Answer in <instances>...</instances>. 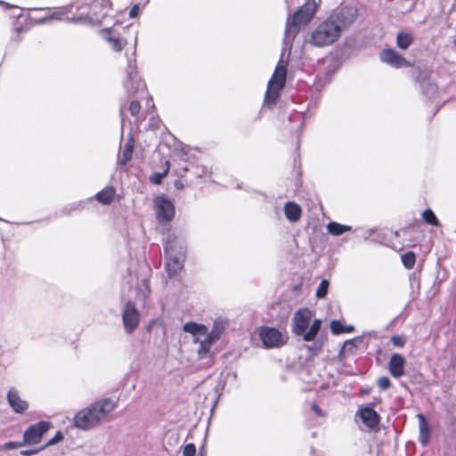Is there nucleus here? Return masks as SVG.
Masks as SVG:
<instances>
[{
  "instance_id": "42",
  "label": "nucleus",
  "mask_w": 456,
  "mask_h": 456,
  "mask_svg": "<svg viewBox=\"0 0 456 456\" xmlns=\"http://www.w3.org/2000/svg\"><path fill=\"white\" fill-rule=\"evenodd\" d=\"M99 5L102 8H110L111 3L110 0H95L90 9L95 10Z\"/></svg>"
},
{
  "instance_id": "20",
  "label": "nucleus",
  "mask_w": 456,
  "mask_h": 456,
  "mask_svg": "<svg viewBox=\"0 0 456 456\" xmlns=\"http://www.w3.org/2000/svg\"><path fill=\"white\" fill-rule=\"evenodd\" d=\"M134 151V144H119L117 157V166L126 167L132 159Z\"/></svg>"
},
{
  "instance_id": "14",
  "label": "nucleus",
  "mask_w": 456,
  "mask_h": 456,
  "mask_svg": "<svg viewBox=\"0 0 456 456\" xmlns=\"http://www.w3.org/2000/svg\"><path fill=\"white\" fill-rule=\"evenodd\" d=\"M379 59L382 62L395 69L411 66L410 62L403 56L390 48L382 50L379 53Z\"/></svg>"
},
{
  "instance_id": "8",
  "label": "nucleus",
  "mask_w": 456,
  "mask_h": 456,
  "mask_svg": "<svg viewBox=\"0 0 456 456\" xmlns=\"http://www.w3.org/2000/svg\"><path fill=\"white\" fill-rule=\"evenodd\" d=\"M225 330V326L223 321L216 320L213 323V327L210 332L205 335L206 338L200 342V347L198 349V354L200 358H204L205 355L209 352L211 346L220 339L222 334Z\"/></svg>"
},
{
  "instance_id": "43",
  "label": "nucleus",
  "mask_w": 456,
  "mask_h": 456,
  "mask_svg": "<svg viewBox=\"0 0 456 456\" xmlns=\"http://www.w3.org/2000/svg\"><path fill=\"white\" fill-rule=\"evenodd\" d=\"M378 386L381 390H386L390 387V380L387 377H380L378 379Z\"/></svg>"
},
{
  "instance_id": "1",
  "label": "nucleus",
  "mask_w": 456,
  "mask_h": 456,
  "mask_svg": "<svg viewBox=\"0 0 456 456\" xmlns=\"http://www.w3.org/2000/svg\"><path fill=\"white\" fill-rule=\"evenodd\" d=\"M115 408L116 403L110 398L96 400L74 415L73 425L80 430H90L112 412Z\"/></svg>"
},
{
  "instance_id": "55",
  "label": "nucleus",
  "mask_w": 456,
  "mask_h": 456,
  "mask_svg": "<svg viewBox=\"0 0 456 456\" xmlns=\"http://www.w3.org/2000/svg\"><path fill=\"white\" fill-rule=\"evenodd\" d=\"M454 45H456V39L454 40Z\"/></svg>"
},
{
  "instance_id": "7",
  "label": "nucleus",
  "mask_w": 456,
  "mask_h": 456,
  "mask_svg": "<svg viewBox=\"0 0 456 456\" xmlns=\"http://www.w3.org/2000/svg\"><path fill=\"white\" fill-rule=\"evenodd\" d=\"M156 217L160 224L170 223L175 216L174 202L166 195L161 194L154 200Z\"/></svg>"
},
{
  "instance_id": "35",
  "label": "nucleus",
  "mask_w": 456,
  "mask_h": 456,
  "mask_svg": "<svg viewBox=\"0 0 456 456\" xmlns=\"http://www.w3.org/2000/svg\"><path fill=\"white\" fill-rule=\"evenodd\" d=\"M327 231L329 233L332 235H341L342 234V224L338 222H330L327 224Z\"/></svg>"
},
{
  "instance_id": "10",
  "label": "nucleus",
  "mask_w": 456,
  "mask_h": 456,
  "mask_svg": "<svg viewBox=\"0 0 456 456\" xmlns=\"http://www.w3.org/2000/svg\"><path fill=\"white\" fill-rule=\"evenodd\" d=\"M121 316L125 331L132 334L138 328L141 317L134 302L129 300L125 304Z\"/></svg>"
},
{
  "instance_id": "25",
  "label": "nucleus",
  "mask_w": 456,
  "mask_h": 456,
  "mask_svg": "<svg viewBox=\"0 0 456 456\" xmlns=\"http://www.w3.org/2000/svg\"><path fill=\"white\" fill-rule=\"evenodd\" d=\"M75 6L74 4H69L68 6H62L54 11L49 17H45L42 20V22L51 20H63L65 19L68 21V17H71V13H73Z\"/></svg>"
},
{
  "instance_id": "47",
  "label": "nucleus",
  "mask_w": 456,
  "mask_h": 456,
  "mask_svg": "<svg viewBox=\"0 0 456 456\" xmlns=\"http://www.w3.org/2000/svg\"><path fill=\"white\" fill-rule=\"evenodd\" d=\"M311 409L314 411V413L316 415H318L319 417H322L324 416V412L322 410V408L315 403H312L311 405Z\"/></svg>"
},
{
  "instance_id": "11",
  "label": "nucleus",
  "mask_w": 456,
  "mask_h": 456,
  "mask_svg": "<svg viewBox=\"0 0 456 456\" xmlns=\"http://www.w3.org/2000/svg\"><path fill=\"white\" fill-rule=\"evenodd\" d=\"M71 17H68V21L76 24H93L98 22L100 18L95 14H90L89 7L86 4H75Z\"/></svg>"
},
{
  "instance_id": "24",
  "label": "nucleus",
  "mask_w": 456,
  "mask_h": 456,
  "mask_svg": "<svg viewBox=\"0 0 456 456\" xmlns=\"http://www.w3.org/2000/svg\"><path fill=\"white\" fill-rule=\"evenodd\" d=\"M417 418L419 419V440L421 443V444L425 446L429 442V426L423 414L419 413L417 415Z\"/></svg>"
},
{
  "instance_id": "27",
  "label": "nucleus",
  "mask_w": 456,
  "mask_h": 456,
  "mask_svg": "<svg viewBox=\"0 0 456 456\" xmlns=\"http://www.w3.org/2000/svg\"><path fill=\"white\" fill-rule=\"evenodd\" d=\"M104 38L108 41L111 48L115 51H121L126 45V42L120 39L116 35L112 34L110 30L103 31Z\"/></svg>"
},
{
  "instance_id": "3",
  "label": "nucleus",
  "mask_w": 456,
  "mask_h": 456,
  "mask_svg": "<svg viewBox=\"0 0 456 456\" xmlns=\"http://www.w3.org/2000/svg\"><path fill=\"white\" fill-rule=\"evenodd\" d=\"M342 14L339 11L333 12L313 32L311 43L316 46H325L334 43L340 35Z\"/></svg>"
},
{
  "instance_id": "37",
  "label": "nucleus",
  "mask_w": 456,
  "mask_h": 456,
  "mask_svg": "<svg viewBox=\"0 0 456 456\" xmlns=\"http://www.w3.org/2000/svg\"><path fill=\"white\" fill-rule=\"evenodd\" d=\"M330 331L334 335H340L342 334V320H333L330 322Z\"/></svg>"
},
{
  "instance_id": "34",
  "label": "nucleus",
  "mask_w": 456,
  "mask_h": 456,
  "mask_svg": "<svg viewBox=\"0 0 456 456\" xmlns=\"http://www.w3.org/2000/svg\"><path fill=\"white\" fill-rule=\"evenodd\" d=\"M85 203L83 201L75 202L70 205L65 206L61 209V214L64 216H69L75 210H80L84 208Z\"/></svg>"
},
{
  "instance_id": "28",
  "label": "nucleus",
  "mask_w": 456,
  "mask_h": 456,
  "mask_svg": "<svg viewBox=\"0 0 456 456\" xmlns=\"http://www.w3.org/2000/svg\"><path fill=\"white\" fill-rule=\"evenodd\" d=\"M166 167L161 172H153L150 177L149 181L155 185H160L163 183L164 178L168 175L170 169V163L168 160L165 162Z\"/></svg>"
},
{
  "instance_id": "44",
  "label": "nucleus",
  "mask_w": 456,
  "mask_h": 456,
  "mask_svg": "<svg viewBox=\"0 0 456 456\" xmlns=\"http://www.w3.org/2000/svg\"><path fill=\"white\" fill-rule=\"evenodd\" d=\"M140 110H141V105H140L139 102H137V101L131 102V103L129 105V111L133 116L138 115L140 112Z\"/></svg>"
},
{
  "instance_id": "40",
  "label": "nucleus",
  "mask_w": 456,
  "mask_h": 456,
  "mask_svg": "<svg viewBox=\"0 0 456 456\" xmlns=\"http://www.w3.org/2000/svg\"><path fill=\"white\" fill-rule=\"evenodd\" d=\"M24 445H26V444H23V441L22 442L9 441V442H6L3 445V448L5 449V450H15V449L22 447Z\"/></svg>"
},
{
  "instance_id": "51",
  "label": "nucleus",
  "mask_w": 456,
  "mask_h": 456,
  "mask_svg": "<svg viewBox=\"0 0 456 456\" xmlns=\"http://www.w3.org/2000/svg\"><path fill=\"white\" fill-rule=\"evenodd\" d=\"M198 456H206V450H205L204 446H201L200 448L199 455Z\"/></svg>"
},
{
  "instance_id": "5",
  "label": "nucleus",
  "mask_w": 456,
  "mask_h": 456,
  "mask_svg": "<svg viewBox=\"0 0 456 456\" xmlns=\"http://www.w3.org/2000/svg\"><path fill=\"white\" fill-rule=\"evenodd\" d=\"M287 76V62L281 59L276 66L273 77L268 82V87L265 94V102H273L283 88Z\"/></svg>"
},
{
  "instance_id": "15",
  "label": "nucleus",
  "mask_w": 456,
  "mask_h": 456,
  "mask_svg": "<svg viewBox=\"0 0 456 456\" xmlns=\"http://www.w3.org/2000/svg\"><path fill=\"white\" fill-rule=\"evenodd\" d=\"M6 401L9 407L16 414L23 415L28 410L29 403L28 401L20 398L19 392L12 387L7 391Z\"/></svg>"
},
{
  "instance_id": "36",
  "label": "nucleus",
  "mask_w": 456,
  "mask_h": 456,
  "mask_svg": "<svg viewBox=\"0 0 456 456\" xmlns=\"http://www.w3.org/2000/svg\"><path fill=\"white\" fill-rule=\"evenodd\" d=\"M63 439H64V435H63L62 431L59 430L56 432V434L51 439H49L47 441L46 444L42 445V447L45 450V448H47L49 446L59 444L60 442L63 441Z\"/></svg>"
},
{
  "instance_id": "19",
  "label": "nucleus",
  "mask_w": 456,
  "mask_h": 456,
  "mask_svg": "<svg viewBox=\"0 0 456 456\" xmlns=\"http://www.w3.org/2000/svg\"><path fill=\"white\" fill-rule=\"evenodd\" d=\"M366 342L363 336H357L352 339L344 340V356L346 354H354L358 350L364 349Z\"/></svg>"
},
{
  "instance_id": "6",
  "label": "nucleus",
  "mask_w": 456,
  "mask_h": 456,
  "mask_svg": "<svg viewBox=\"0 0 456 456\" xmlns=\"http://www.w3.org/2000/svg\"><path fill=\"white\" fill-rule=\"evenodd\" d=\"M258 337L265 349L280 348L288 342V336L276 327L261 326L258 330Z\"/></svg>"
},
{
  "instance_id": "39",
  "label": "nucleus",
  "mask_w": 456,
  "mask_h": 456,
  "mask_svg": "<svg viewBox=\"0 0 456 456\" xmlns=\"http://www.w3.org/2000/svg\"><path fill=\"white\" fill-rule=\"evenodd\" d=\"M375 229L373 228H370V229H367V230H364L362 228H356L354 230V233H359V232H363V235H361V239L362 240H368L370 239L373 233L375 232Z\"/></svg>"
},
{
  "instance_id": "13",
  "label": "nucleus",
  "mask_w": 456,
  "mask_h": 456,
  "mask_svg": "<svg viewBox=\"0 0 456 456\" xmlns=\"http://www.w3.org/2000/svg\"><path fill=\"white\" fill-rule=\"evenodd\" d=\"M297 337H301L304 341L311 342V345L305 346L309 354L313 356L317 355L323 346V335L316 333L312 330L310 328L305 330L302 333L298 334Z\"/></svg>"
},
{
  "instance_id": "31",
  "label": "nucleus",
  "mask_w": 456,
  "mask_h": 456,
  "mask_svg": "<svg viewBox=\"0 0 456 456\" xmlns=\"http://www.w3.org/2000/svg\"><path fill=\"white\" fill-rule=\"evenodd\" d=\"M179 148L175 149V154L177 158H179L181 160H183L185 162L189 161L190 159V151L191 147L189 144H179Z\"/></svg>"
},
{
  "instance_id": "21",
  "label": "nucleus",
  "mask_w": 456,
  "mask_h": 456,
  "mask_svg": "<svg viewBox=\"0 0 456 456\" xmlns=\"http://www.w3.org/2000/svg\"><path fill=\"white\" fill-rule=\"evenodd\" d=\"M285 217L290 223H296L300 220L302 216L301 207L295 201H288L283 208Z\"/></svg>"
},
{
  "instance_id": "4",
  "label": "nucleus",
  "mask_w": 456,
  "mask_h": 456,
  "mask_svg": "<svg viewBox=\"0 0 456 456\" xmlns=\"http://www.w3.org/2000/svg\"><path fill=\"white\" fill-rule=\"evenodd\" d=\"M318 7L316 0H307L291 17L287 20L284 42L291 45V43L299 31L301 26L307 24L314 16Z\"/></svg>"
},
{
  "instance_id": "23",
  "label": "nucleus",
  "mask_w": 456,
  "mask_h": 456,
  "mask_svg": "<svg viewBox=\"0 0 456 456\" xmlns=\"http://www.w3.org/2000/svg\"><path fill=\"white\" fill-rule=\"evenodd\" d=\"M183 330L192 336H205L208 333V327L205 324L195 322H187L183 325Z\"/></svg>"
},
{
  "instance_id": "48",
  "label": "nucleus",
  "mask_w": 456,
  "mask_h": 456,
  "mask_svg": "<svg viewBox=\"0 0 456 456\" xmlns=\"http://www.w3.org/2000/svg\"><path fill=\"white\" fill-rule=\"evenodd\" d=\"M139 5L135 4L129 12V15L131 18H134L138 15L139 12Z\"/></svg>"
},
{
  "instance_id": "32",
  "label": "nucleus",
  "mask_w": 456,
  "mask_h": 456,
  "mask_svg": "<svg viewBox=\"0 0 456 456\" xmlns=\"http://www.w3.org/2000/svg\"><path fill=\"white\" fill-rule=\"evenodd\" d=\"M402 263L406 269H411L416 262V256L413 252L408 251L402 255Z\"/></svg>"
},
{
  "instance_id": "50",
  "label": "nucleus",
  "mask_w": 456,
  "mask_h": 456,
  "mask_svg": "<svg viewBox=\"0 0 456 456\" xmlns=\"http://www.w3.org/2000/svg\"><path fill=\"white\" fill-rule=\"evenodd\" d=\"M354 330V326H352V325H345L344 324V333L352 332Z\"/></svg>"
},
{
  "instance_id": "49",
  "label": "nucleus",
  "mask_w": 456,
  "mask_h": 456,
  "mask_svg": "<svg viewBox=\"0 0 456 456\" xmlns=\"http://www.w3.org/2000/svg\"><path fill=\"white\" fill-rule=\"evenodd\" d=\"M174 187H175L176 190L181 191V190H183V189L184 184H183V183L181 180L177 179V180H175V181L174 182Z\"/></svg>"
},
{
  "instance_id": "41",
  "label": "nucleus",
  "mask_w": 456,
  "mask_h": 456,
  "mask_svg": "<svg viewBox=\"0 0 456 456\" xmlns=\"http://www.w3.org/2000/svg\"><path fill=\"white\" fill-rule=\"evenodd\" d=\"M322 319H314L310 324H309V328L315 331L316 333H319V334H322L321 332V329H322Z\"/></svg>"
},
{
  "instance_id": "29",
  "label": "nucleus",
  "mask_w": 456,
  "mask_h": 456,
  "mask_svg": "<svg viewBox=\"0 0 456 456\" xmlns=\"http://www.w3.org/2000/svg\"><path fill=\"white\" fill-rule=\"evenodd\" d=\"M358 16V9L355 5L347 6L344 12V27L351 25Z\"/></svg>"
},
{
  "instance_id": "22",
  "label": "nucleus",
  "mask_w": 456,
  "mask_h": 456,
  "mask_svg": "<svg viewBox=\"0 0 456 456\" xmlns=\"http://www.w3.org/2000/svg\"><path fill=\"white\" fill-rule=\"evenodd\" d=\"M116 189L114 186H106L94 195V199L102 205H110L114 201Z\"/></svg>"
},
{
  "instance_id": "2",
  "label": "nucleus",
  "mask_w": 456,
  "mask_h": 456,
  "mask_svg": "<svg viewBox=\"0 0 456 456\" xmlns=\"http://www.w3.org/2000/svg\"><path fill=\"white\" fill-rule=\"evenodd\" d=\"M163 248L166 258L165 271L168 277H175L184 267L187 253L186 242L175 233H169L164 240Z\"/></svg>"
},
{
  "instance_id": "30",
  "label": "nucleus",
  "mask_w": 456,
  "mask_h": 456,
  "mask_svg": "<svg viewBox=\"0 0 456 456\" xmlns=\"http://www.w3.org/2000/svg\"><path fill=\"white\" fill-rule=\"evenodd\" d=\"M421 216H422L423 221L426 224L433 225V226H436V227L440 226V223H439L436 216L430 208L425 209L422 212Z\"/></svg>"
},
{
  "instance_id": "16",
  "label": "nucleus",
  "mask_w": 456,
  "mask_h": 456,
  "mask_svg": "<svg viewBox=\"0 0 456 456\" xmlns=\"http://www.w3.org/2000/svg\"><path fill=\"white\" fill-rule=\"evenodd\" d=\"M127 79L125 81V86L129 94H134L140 88H143V83L137 78L136 66L134 60L128 59V66L126 69Z\"/></svg>"
},
{
  "instance_id": "18",
  "label": "nucleus",
  "mask_w": 456,
  "mask_h": 456,
  "mask_svg": "<svg viewBox=\"0 0 456 456\" xmlns=\"http://www.w3.org/2000/svg\"><path fill=\"white\" fill-rule=\"evenodd\" d=\"M405 359L399 354H394L388 362L390 374L395 378H400L404 374Z\"/></svg>"
},
{
  "instance_id": "53",
  "label": "nucleus",
  "mask_w": 456,
  "mask_h": 456,
  "mask_svg": "<svg viewBox=\"0 0 456 456\" xmlns=\"http://www.w3.org/2000/svg\"><path fill=\"white\" fill-rule=\"evenodd\" d=\"M343 229H344V232H346L347 231H350L351 227L344 224Z\"/></svg>"
},
{
  "instance_id": "38",
  "label": "nucleus",
  "mask_w": 456,
  "mask_h": 456,
  "mask_svg": "<svg viewBox=\"0 0 456 456\" xmlns=\"http://www.w3.org/2000/svg\"><path fill=\"white\" fill-rule=\"evenodd\" d=\"M183 456H195L196 445L193 443H188L183 447Z\"/></svg>"
},
{
  "instance_id": "26",
  "label": "nucleus",
  "mask_w": 456,
  "mask_h": 456,
  "mask_svg": "<svg viewBox=\"0 0 456 456\" xmlns=\"http://www.w3.org/2000/svg\"><path fill=\"white\" fill-rule=\"evenodd\" d=\"M414 37L413 34L410 31L401 30L397 33L396 36V45L402 49H408L413 43Z\"/></svg>"
},
{
  "instance_id": "54",
  "label": "nucleus",
  "mask_w": 456,
  "mask_h": 456,
  "mask_svg": "<svg viewBox=\"0 0 456 456\" xmlns=\"http://www.w3.org/2000/svg\"><path fill=\"white\" fill-rule=\"evenodd\" d=\"M356 237L361 239V235H363V232L355 233Z\"/></svg>"
},
{
  "instance_id": "33",
  "label": "nucleus",
  "mask_w": 456,
  "mask_h": 456,
  "mask_svg": "<svg viewBox=\"0 0 456 456\" xmlns=\"http://www.w3.org/2000/svg\"><path fill=\"white\" fill-rule=\"evenodd\" d=\"M329 286H330V282L328 280H326V279L322 280L319 286L317 287V289H316V293H315L316 297L318 298H324L328 294Z\"/></svg>"
},
{
  "instance_id": "52",
  "label": "nucleus",
  "mask_w": 456,
  "mask_h": 456,
  "mask_svg": "<svg viewBox=\"0 0 456 456\" xmlns=\"http://www.w3.org/2000/svg\"><path fill=\"white\" fill-rule=\"evenodd\" d=\"M338 359H342V346L338 345Z\"/></svg>"
},
{
  "instance_id": "9",
  "label": "nucleus",
  "mask_w": 456,
  "mask_h": 456,
  "mask_svg": "<svg viewBox=\"0 0 456 456\" xmlns=\"http://www.w3.org/2000/svg\"><path fill=\"white\" fill-rule=\"evenodd\" d=\"M51 427L52 423L47 420H40L28 426L23 433V444L26 445L39 444Z\"/></svg>"
},
{
  "instance_id": "46",
  "label": "nucleus",
  "mask_w": 456,
  "mask_h": 456,
  "mask_svg": "<svg viewBox=\"0 0 456 456\" xmlns=\"http://www.w3.org/2000/svg\"><path fill=\"white\" fill-rule=\"evenodd\" d=\"M391 341L392 343L395 346H398V347H402L404 346L405 344V339L404 338L401 337V336H393L391 338Z\"/></svg>"
},
{
  "instance_id": "17",
  "label": "nucleus",
  "mask_w": 456,
  "mask_h": 456,
  "mask_svg": "<svg viewBox=\"0 0 456 456\" xmlns=\"http://www.w3.org/2000/svg\"><path fill=\"white\" fill-rule=\"evenodd\" d=\"M358 414L362 423L371 429L375 428L379 423V414L370 406L362 407Z\"/></svg>"
},
{
  "instance_id": "12",
  "label": "nucleus",
  "mask_w": 456,
  "mask_h": 456,
  "mask_svg": "<svg viewBox=\"0 0 456 456\" xmlns=\"http://www.w3.org/2000/svg\"><path fill=\"white\" fill-rule=\"evenodd\" d=\"M313 317V313L308 308H300L294 314L292 319V331L297 336L305 330L309 328Z\"/></svg>"
},
{
  "instance_id": "45",
  "label": "nucleus",
  "mask_w": 456,
  "mask_h": 456,
  "mask_svg": "<svg viewBox=\"0 0 456 456\" xmlns=\"http://www.w3.org/2000/svg\"><path fill=\"white\" fill-rule=\"evenodd\" d=\"M43 447H39V448H37V449H27V450H22L20 452V454L22 455V456H33V455H36L37 453H38L39 452L43 451Z\"/></svg>"
}]
</instances>
